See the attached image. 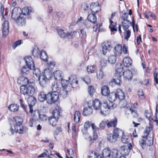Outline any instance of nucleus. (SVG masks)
<instances>
[{
    "label": "nucleus",
    "instance_id": "nucleus-58",
    "mask_svg": "<svg viewBox=\"0 0 158 158\" xmlns=\"http://www.w3.org/2000/svg\"><path fill=\"white\" fill-rule=\"evenodd\" d=\"M128 16V15L126 12H124L123 13L121 17V19L122 20V22L128 20L127 19Z\"/></svg>",
    "mask_w": 158,
    "mask_h": 158
},
{
    "label": "nucleus",
    "instance_id": "nucleus-52",
    "mask_svg": "<svg viewBox=\"0 0 158 158\" xmlns=\"http://www.w3.org/2000/svg\"><path fill=\"white\" fill-rule=\"evenodd\" d=\"M55 65V63L53 61H49L48 63L47 66L48 68H49V69L52 70L54 68Z\"/></svg>",
    "mask_w": 158,
    "mask_h": 158
},
{
    "label": "nucleus",
    "instance_id": "nucleus-37",
    "mask_svg": "<svg viewBox=\"0 0 158 158\" xmlns=\"http://www.w3.org/2000/svg\"><path fill=\"white\" fill-rule=\"evenodd\" d=\"M33 77L36 79L41 76V72L40 70L38 68L33 69Z\"/></svg>",
    "mask_w": 158,
    "mask_h": 158
},
{
    "label": "nucleus",
    "instance_id": "nucleus-32",
    "mask_svg": "<svg viewBox=\"0 0 158 158\" xmlns=\"http://www.w3.org/2000/svg\"><path fill=\"white\" fill-rule=\"evenodd\" d=\"M32 11V10L31 7H24L21 10V12L23 14H21V15H23V16L24 15H29Z\"/></svg>",
    "mask_w": 158,
    "mask_h": 158
},
{
    "label": "nucleus",
    "instance_id": "nucleus-49",
    "mask_svg": "<svg viewBox=\"0 0 158 158\" xmlns=\"http://www.w3.org/2000/svg\"><path fill=\"white\" fill-rule=\"evenodd\" d=\"M91 127L93 131V138H97L98 137V136L96 133V127L94 123H92L91 124Z\"/></svg>",
    "mask_w": 158,
    "mask_h": 158
},
{
    "label": "nucleus",
    "instance_id": "nucleus-40",
    "mask_svg": "<svg viewBox=\"0 0 158 158\" xmlns=\"http://www.w3.org/2000/svg\"><path fill=\"white\" fill-rule=\"evenodd\" d=\"M96 66L95 65H89L87 67V72L89 74L93 73L96 69Z\"/></svg>",
    "mask_w": 158,
    "mask_h": 158
},
{
    "label": "nucleus",
    "instance_id": "nucleus-14",
    "mask_svg": "<svg viewBox=\"0 0 158 158\" xmlns=\"http://www.w3.org/2000/svg\"><path fill=\"white\" fill-rule=\"evenodd\" d=\"M34 113L35 114L34 116L35 118L38 119H40L42 121H44L47 120L48 117L46 115L44 114H40L39 111L38 110H36L34 111Z\"/></svg>",
    "mask_w": 158,
    "mask_h": 158
},
{
    "label": "nucleus",
    "instance_id": "nucleus-12",
    "mask_svg": "<svg viewBox=\"0 0 158 158\" xmlns=\"http://www.w3.org/2000/svg\"><path fill=\"white\" fill-rule=\"evenodd\" d=\"M35 98L33 96H30L27 99L29 107L30 109V112H33V106L35 105L36 102Z\"/></svg>",
    "mask_w": 158,
    "mask_h": 158
},
{
    "label": "nucleus",
    "instance_id": "nucleus-38",
    "mask_svg": "<svg viewBox=\"0 0 158 158\" xmlns=\"http://www.w3.org/2000/svg\"><path fill=\"white\" fill-rule=\"evenodd\" d=\"M51 88L53 91L52 93L55 94L58 93L57 91L59 90V87L57 83L56 82H54L52 84Z\"/></svg>",
    "mask_w": 158,
    "mask_h": 158
},
{
    "label": "nucleus",
    "instance_id": "nucleus-15",
    "mask_svg": "<svg viewBox=\"0 0 158 158\" xmlns=\"http://www.w3.org/2000/svg\"><path fill=\"white\" fill-rule=\"evenodd\" d=\"M139 143L142 148H143L146 145L149 146L152 145L153 143V139H141Z\"/></svg>",
    "mask_w": 158,
    "mask_h": 158
},
{
    "label": "nucleus",
    "instance_id": "nucleus-60",
    "mask_svg": "<svg viewBox=\"0 0 158 158\" xmlns=\"http://www.w3.org/2000/svg\"><path fill=\"white\" fill-rule=\"evenodd\" d=\"M138 94L139 98L141 99H144V97L143 95V90L140 89L138 91Z\"/></svg>",
    "mask_w": 158,
    "mask_h": 158
},
{
    "label": "nucleus",
    "instance_id": "nucleus-19",
    "mask_svg": "<svg viewBox=\"0 0 158 158\" xmlns=\"http://www.w3.org/2000/svg\"><path fill=\"white\" fill-rule=\"evenodd\" d=\"M18 83L22 86L27 85L30 84L28 78L24 76H21L18 78Z\"/></svg>",
    "mask_w": 158,
    "mask_h": 158
},
{
    "label": "nucleus",
    "instance_id": "nucleus-31",
    "mask_svg": "<svg viewBox=\"0 0 158 158\" xmlns=\"http://www.w3.org/2000/svg\"><path fill=\"white\" fill-rule=\"evenodd\" d=\"M93 113V109L89 106L85 108L83 111V114L85 116H87Z\"/></svg>",
    "mask_w": 158,
    "mask_h": 158
},
{
    "label": "nucleus",
    "instance_id": "nucleus-47",
    "mask_svg": "<svg viewBox=\"0 0 158 158\" xmlns=\"http://www.w3.org/2000/svg\"><path fill=\"white\" fill-rule=\"evenodd\" d=\"M81 116V113L79 111H76L74 114V121L77 123L80 121V119Z\"/></svg>",
    "mask_w": 158,
    "mask_h": 158
},
{
    "label": "nucleus",
    "instance_id": "nucleus-54",
    "mask_svg": "<svg viewBox=\"0 0 158 158\" xmlns=\"http://www.w3.org/2000/svg\"><path fill=\"white\" fill-rule=\"evenodd\" d=\"M65 89H63L60 91V94L63 98H65L67 96L68 92Z\"/></svg>",
    "mask_w": 158,
    "mask_h": 158
},
{
    "label": "nucleus",
    "instance_id": "nucleus-53",
    "mask_svg": "<svg viewBox=\"0 0 158 158\" xmlns=\"http://www.w3.org/2000/svg\"><path fill=\"white\" fill-rule=\"evenodd\" d=\"M89 158H98L97 154L95 152H91L89 153L88 156Z\"/></svg>",
    "mask_w": 158,
    "mask_h": 158
},
{
    "label": "nucleus",
    "instance_id": "nucleus-8",
    "mask_svg": "<svg viewBox=\"0 0 158 158\" xmlns=\"http://www.w3.org/2000/svg\"><path fill=\"white\" fill-rule=\"evenodd\" d=\"M120 137L121 138H124L125 137L124 132L118 128H115L113 131V138H120Z\"/></svg>",
    "mask_w": 158,
    "mask_h": 158
},
{
    "label": "nucleus",
    "instance_id": "nucleus-56",
    "mask_svg": "<svg viewBox=\"0 0 158 158\" xmlns=\"http://www.w3.org/2000/svg\"><path fill=\"white\" fill-rule=\"evenodd\" d=\"M131 35V31L128 30L124 32V38L125 39L128 40Z\"/></svg>",
    "mask_w": 158,
    "mask_h": 158
},
{
    "label": "nucleus",
    "instance_id": "nucleus-46",
    "mask_svg": "<svg viewBox=\"0 0 158 158\" xmlns=\"http://www.w3.org/2000/svg\"><path fill=\"white\" fill-rule=\"evenodd\" d=\"M40 58L44 61H47L48 58V56L46 52L43 50H42L40 54Z\"/></svg>",
    "mask_w": 158,
    "mask_h": 158
},
{
    "label": "nucleus",
    "instance_id": "nucleus-29",
    "mask_svg": "<svg viewBox=\"0 0 158 158\" xmlns=\"http://www.w3.org/2000/svg\"><path fill=\"white\" fill-rule=\"evenodd\" d=\"M28 130L27 128L26 127L22 125L20 127L15 129V132L19 133V134H23L26 132Z\"/></svg>",
    "mask_w": 158,
    "mask_h": 158
},
{
    "label": "nucleus",
    "instance_id": "nucleus-3",
    "mask_svg": "<svg viewBox=\"0 0 158 158\" xmlns=\"http://www.w3.org/2000/svg\"><path fill=\"white\" fill-rule=\"evenodd\" d=\"M35 92L34 88L31 84L27 85L21 86L20 87L21 93L27 96H33Z\"/></svg>",
    "mask_w": 158,
    "mask_h": 158
},
{
    "label": "nucleus",
    "instance_id": "nucleus-50",
    "mask_svg": "<svg viewBox=\"0 0 158 158\" xmlns=\"http://www.w3.org/2000/svg\"><path fill=\"white\" fill-rule=\"evenodd\" d=\"M118 154V150L116 149H113L110 152V156L109 158H117Z\"/></svg>",
    "mask_w": 158,
    "mask_h": 158
},
{
    "label": "nucleus",
    "instance_id": "nucleus-10",
    "mask_svg": "<svg viewBox=\"0 0 158 158\" xmlns=\"http://www.w3.org/2000/svg\"><path fill=\"white\" fill-rule=\"evenodd\" d=\"M137 70L134 69H131V70H127L123 72V75L126 79L128 80L131 79L132 77V74L136 73Z\"/></svg>",
    "mask_w": 158,
    "mask_h": 158
},
{
    "label": "nucleus",
    "instance_id": "nucleus-36",
    "mask_svg": "<svg viewBox=\"0 0 158 158\" xmlns=\"http://www.w3.org/2000/svg\"><path fill=\"white\" fill-rule=\"evenodd\" d=\"M58 109H57L56 108L55 110H53L52 112V115L51 116H52L53 118H55L58 119L60 116V109L58 107Z\"/></svg>",
    "mask_w": 158,
    "mask_h": 158
},
{
    "label": "nucleus",
    "instance_id": "nucleus-64",
    "mask_svg": "<svg viewBox=\"0 0 158 158\" xmlns=\"http://www.w3.org/2000/svg\"><path fill=\"white\" fill-rule=\"evenodd\" d=\"M107 125V120L106 121H102L100 123L99 127L101 128H104Z\"/></svg>",
    "mask_w": 158,
    "mask_h": 158
},
{
    "label": "nucleus",
    "instance_id": "nucleus-16",
    "mask_svg": "<svg viewBox=\"0 0 158 158\" xmlns=\"http://www.w3.org/2000/svg\"><path fill=\"white\" fill-rule=\"evenodd\" d=\"M21 10L20 8L19 7H15L12 10L11 13L12 18L15 19L19 17V15L21 14Z\"/></svg>",
    "mask_w": 158,
    "mask_h": 158
},
{
    "label": "nucleus",
    "instance_id": "nucleus-1",
    "mask_svg": "<svg viewBox=\"0 0 158 158\" xmlns=\"http://www.w3.org/2000/svg\"><path fill=\"white\" fill-rule=\"evenodd\" d=\"M93 105L97 113L103 115L108 114L110 112V108H113L112 103L106 101L104 102L102 107L101 103L98 99H95L93 101Z\"/></svg>",
    "mask_w": 158,
    "mask_h": 158
},
{
    "label": "nucleus",
    "instance_id": "nucleus-45",
    "mask_svg": "<svg viewBox=\"0 0 158 158\" xmlns=\"http://www.w3.org/2000/svg\"><path fill=\"white\" fill-rule=\"evenodd\" d=\"M117 57L114 55H111L108 58L109 62L111 64L114 63L116 61Z\"/></svg>",
    "mask_w": 158,
    "mask_h": 158
},
{
    "label": "nucleus",
    "instance_id": "nucleus-30",
    "mask_svg": "<svg viewBox=\"0 0 158 158\" xmlns=\"http://www.w3.org/2000/svg\"><path fill=\"white\" fill-rule=\"evenodd\" d=\"M47 95L44 92H40L38 95V99L41 102H43L46 100Z\"/></svg>",
    "mask_w": 158,
    "mask_h": 158
},
{
    "label": "nucleus",
    "instance_id": "nucleus-17",
    "mask_svg": "<svg viewBox=\"0 0 158 158\" xmlns=\"http://www.w3.org/2000/svg\"><path fill=\"white\" fill-rule=\"evenodd\" d=\"M113 52L116 56H120L122 53V48L121 44H118L114 47Z\"/></svg>",
    "mask_w": 158,
    "mask_h": 158
},
{
    "label": "nucleus",
    "instance_id": "nucleus-13",
    "mask_svg": "<svg viewBox=\"0 0 158 158\" xmlns=\"http://www.w3.org/2000/svg\"><path fill=\"white\" fill-rule=\"evenodd\" d=\"M90 9L92 13L96 14L100 10V7L98 2L92 3L90 6Z\"/></svg>",
    "mask_w": 158,
    "mask_h": 158
},
{
    "label": "nucleus",
    "instance_id": "nucleus-63",
    "mask_svg": "<svg viewBox=\"0 0 158 158\" xmlns=\"http://www.w3.org/2000/svg\"><path fill=\"white\" fill-rule=\"evenodd\" d=\"M83 80L87 84H89L90 82V78L88 76H85V77H84L83 79Z\"/></svg>",
    "mask_w": 158,
    "mask_h": 158
},
{
    "label": "nucleus",
    "instance_id": "nucleus-9",
    "mask_svg": "<svg viewBox=\"0 0 158 158\" xmlns=\"http://www.w3.org/2000/svg\"><path fill=\"white\" fill-rule=\"evenodd\" d=\"M132 146L131 143L126 145L122 146L120 148L119 151L121 154L123 155H127L129 154L130 150L132 148Z\"/></svg>",
    "mask_w": 158,
    "mask_h": 158
},
{
    "label": "nucleus",
    "instance_id": "nucleus-55",
    "mask_svg": "<svg viewBox=\"0 0 158 158\" xmlns=\"http://www.w3.org/2000/svg\"><path fill=\"white\" fill-rule=\"evenodd\" d=\"M100 65L102 68H104L107 65V60L105 59H102L100 61Z\"/></svg>",
    "mask_w": 158,
    "mask_h": 158
},
{
    "label": "nucleus",
    "instance_id": "nucleus-20",
    "mask_svg": "<svg viewBox=\"0 0 158 158\" xmlns=\"http://www.w3.org/2000/svg\"><path fill=\"white\" fill-rule=\"evenodd\" d=\"M26 19L23 16V15H20L19 17H18L16 20V23L19 26H23L26 24Z\"/></svg>",
    "mask_w": 158,
    "mask_h": 158
},
{
    "label": "nucleus",
    "instance_id": "nucleus-39",
    "mask_svg": "<svg viewBox=\"0 0 158 158\" xmlns=\"http://www.w3.org/2000/svg\"><path fill=\"white\" fill-rule=\"evenodd\" d=\"M101 93L102 95L106 96L110 93L109 89L106 86H103L101 89Z\"/></svg>",
    "mask_w": 158,
    "mask_h": 158
},
{
    "label": "nucleus",
    "instance_id": "nucleus-57",
    "mask_svg": "<svg viewBox=\"0 0 158 158\" xmlns=\"http://www.w3.org/2000/svg\"><path fill=\"white\" fill-rule=\"evenodd\" d=\"M40 53V51L38 48H35L33 50L32 54L35 56H37Z\"/></svg>",
    "mask_w": 158,
    "mask_h": 158
},
{
    "label": "nucleus",
    "instance_id": "nucleus-41",
    "mask_svg": "<svg viewBox=\"0 0 158 158\" xmlns=\"http://www.w3.org/2000/svg\"><path fill=\"white\" fill-rule=\"evenodd\" d=\"M19 106L14 104H11L8 107V109L11 111L15 112L17 111L19 109Z\"/></svg>",
    "mask_w": 158,
    "mask_h": 158
},
{
    "label": "nucleus",
    "instance_id": "nucleus-43",
    "mask_svg": "<svg viewBox=\"0 0 158 158\" xmlns=\"http://www.w3.org/2000/svg\"><path fill=\"white\" fill-rule=\"evenodd\" d=\"M58 119L52 117V116L50 117L49 119L48 120L51 125L53 127L55 126L56 125L57 123V120Z\"/></svg>",
    "mask_w": 158,
    "mask_h": 158
},
{
    "label": "nucleus",
    "instance_id": "nucleus-48",
    "mask_svg": "<svg viewBox=\"0 0 158 158\" xmlns=\"http://www.w3.org/2000/svg\"><path fill=\"white\" fill-rule=\"evenodd\" d=\"M104 76L103 71L102 69H100L97 72V76L98 78L99 79H102Z\"/></svg>",
    "mask_w": 158,
    "mask_h": 158
},
{
    "label": "nucleus",
    "instance_id": "nucleus-18",
    "mask_svg": "<svg viewBox=\"0 0 158 158\" xmlns=\"http://www.w3.org/2000/svg\"><path fill=\"white\" fill-rule=\"evenodd\" d=\"M117 98L115 93L113 92L109 94L108 98L109 101H107L112 103V104L113 105V108H111L110 110L111 109H114L116 107V105L114 103H113V102H114Z\"/></svg>",
    "mask_w": 158,
    "mask_h": 158
},
{
    "label": "nucleus",
    "instance_id": "nucleus-21",
    "mask_svg": "<svg viewBox=\"0 0 158 158\" xmlns=\"http://www.w3.org/2000/svg\"><path fill=\"white\" fill-rule=\"evenodd\" d=\"M69 80L73 88H74L77 86L78 81L77 80L76 76H71L69 78Z\"/></svg>",
    "mask_w": 158,
    "mask_h": 158
},
{
    "label": "nucleus",
    "instance_id": "nucleus-28",
    "mask_svg": "<svg viewBox=\"0 0 158 158\" xmlns=\"http://www.w3.org/2000/svg\"><path fill=\"white\" fill-rule=\"evenodd\" d=\"M110 154V150L108 148L104 149L102 153V155L103 158H109Z\"/></svg>",
    "mask_w": 158,
    "mask_h": 158
},
{
    "label": "nucleus",
    "instance_id": "nucleus-59",
    "mask_svg": "<svg viewBox=\"0 0 158 158\" xmlns=\"http://www.w3.org/2000/svg\"><path fill=\"white\" fill-rule=\"evenodd\" d=\"M61 80V84L63 88L66 89L67 87V84H68V81L66 80Z\"/></svg>",
    "mask_w": 158,
    "mask_h": 158
},
{
    "label": "nucleus",
    "instance_id": "nucleus-5",
    "mask_svg": "<svg viewBox=\"0 0 158 158\" xmlns=\"http://www.w3.org/2000/svg\"><path fill=\"white\" fill-rule=\"evenodd\" d=\"M46 100L47 103L49 104H52L55 102L59 98L58 93H49L47 94Z\"/></svg>",
    "mask_w": 158,
    "mask_h": 158
},
{
    "label": "nucleus",
    "instance_id": "nucleus-11",
    "mask_svg": "<svg viewBox=\"0 0 158 158\" xmlns=\"http://www.w3.org/2000/svg\"><path fill=\"white\" fill-rule=\"evenodd\" d=\"M27 66L31 70L35 68V65L32 58L30 56L25 57L24 58Z\"/></svg>",
    "mask_w": 158,
    "mask_h": 158
},
{
    "label": "nucleus",
    "instance_id": "nucleus-24",
    "mask_svg": "<svg viewBox=\"0 0 158 158\" xmlns=\"http://www.w3.org/2000/svg\"><path fill=\"white\" fill-rule=\"evenodd\" d=\"M52 71L49 69V68L45 69L44 70L43 76L46 77V79H48V80L50 79L52 76Z\"/></svg>",
    "mask_w": 158,
    "mask_h": 158
},
{
    "label": "nucleus",
    "instance_id": "nucleus-25",
    "mask_svg": "<svg viewBox=\"0 0 158 158\" xmlns=\"http://www.w3.org/2000/svg\"><path fill=\"white\" fill-rule=\"evenodd\" d=\"M53 74L54 77L56 80L60 81L62 79L63 74L61 71L56 70L53 73Z\"/></svg>",
    "mask_w": 158,
    "mask_h": 158
},
{
    "label": "nucleus",
    "instance_id": "nucleus-44",
    "mask_svg": "<svg viewBox=\"0 0 158 158\" xmlns=\"http://www.w3.org/2000/svg\"><path fill=\"white\" fill-rule=\"evenodd\" d=\"M59 35L61 37L64 38L66 37L67 32L66 30L59 29H58Z\"/></svg>",
    "mask_w": 158,
    "mask_h": 158
},
{
    "label": "nucleus",
    "instance_id": "nucleus-22",
    "mask_svg": "<svg viewBox=\"0 0 158 158\" xmlns=\"http://www.w3.org/2000/svg\"><path fill=\"white\" fill-rule=\"evenodd\" d=\"M96 14L91 13L88 15L87 19L88 21L90 22L93 24H95L97 23V17L95 15Z\"/></svg>",
    "mask_w": 158,
    "mask_h": 158
},
{
    "label": "nucleus",
    "instance_id": "nucleus-27",
    "mask_svg": "<svg viewBox=\"0 0 158 158\" xmlns=\"http://www.w3.org/2000/svg\"><path fill=\"white\" fill-rule=\"evenodd\" d=\"M115 93L117 98H118L120 100H123L125 97L124 93L120 89H117L116 93Z\"/></svg>",
    "mask_w": 158,
    "mask_h": 158
},
{
    "label": "nucleus",
    "instance_id": "nucleus-35",
    "mask_svg": "<svg viewBox=\"0 0 158 158\" xmlns=\"http://www.w3.org/2000/svg\"><path fill=\"white\" fill-rule=\"evenodd\" d=\"M37 79H38L39 81V82L40 85L43 87L45 86L46 84V81L48 80V79H46V77L43 75L41 76Z\"/></svg>",
    "mask_w": 158,
    "mask_h": 158
},
{
    "label": "nucleus",
    "instance_id": "nucleus-4",
    "mask_svg": "<svg viewBox=\"0 0 158 158\" xmlns=\"http://www.w3.org/2000/svg\"><path fill=\"white\" fill-rule=\"evenodd\" d=\"M157 105L156 106V112L155 113V116L156 119H154L151 116L150 117H148V119L149 121L150 122L149 123V126L146 127L145 131L143 132V138H146L148 135L149 132L152 130V127H153L152 124H151V123L152 122H156L157 125L158 124V120L157 119Z\"/></svg>",
    "mask_w": 158,
    "mask_h": 158
},
{
    "label": "nucleus",
    "instance_id": "nucleus-51",
    "mask_svg": "<svg viewBox=\"0 0 158 158\" xmlns=\"http://www.w3.org/2000/svg\"><path fill=\"white\" fill-rule=\"evenodd\" d=\"M29 69H30L28 68V67L24 66L21 71V74L23 75H25Z\"/></svg>",
    "mask_w": 158,
    "mask_h": 158
},
{
    "label": "nucleus",
    "instance_id": "nucleus-23",
    "mask_svg": "<svg viewBox=\"0 0 158 158\" xmlns=\"http://www.w3.org/2000/svg\"><path fill=\"white\" fill-rule=\"evenodd\" d=\"M111 43L110 42L107 41L102 44V52L104 55L106 54L108 49L110 47Z\"/></svg>",
    "mask_w": 158,
    "mask_h": 158
},
{
    "label": "nucleus",
    "instance_id": "nucleus-61",
    "mask_svg": "<svg viewBox=\"0 0 158 158\" xmlns=\"http://www.w3.org/2000/svg\"><path fill=\"white\" fill-rule=\"evenodd\" d=\"M76 32V31L71 32H67L66 37L72 38L75 36Z\"/></svg>",
    "mask_w": 158,
    "mask_h": 158
},
{
    "label": "nucleus",
    "instance_id": "nucleus-33",
    "mask_svg": "<svg viewBox=\"0 0 158 158\" xmlns=\"http://www.w3.org/2000/svg\"><path fill=\"white\" fill-rule=\"evenodd\" d=\"M132 62L131 59L129 57H125L123 60V63L124 66L127 67L130 66L131 65Z\"/></svg>",
    "mask_w": 158,
    "mask_h": 158
},
{
    "label": "nucleus",
    "instance_id": "nucleus-62",
    "mask_svg": "<svg viewBox=\"0 0 158 158\" xmlns=\"http://www.w3.org/2000/svg\"><path fill=\"white\" fill-rule=\"evenodd\" d=\"M88 91L90 95H93L94 92V88L92 86H89L88 89Z\"/></svg>",
    "mask_w": 158,
    "mask_h": 158
},
{
    "label": "nucleus",
    "instance_id": "nucleus-7",
    "mask_svg": "<svg viewBox=\"0 0 158 158\" xmlns=\"http://www.w3.org/2000/svg\"><path fill=\"white\" fill-rule=\"evenodd\" d=\"M4 17L3 18L2 20L4 22L2 25V35L3 37H6L8 34L9 32V22L8 21L4 19Z\"/></svg>",
    "mask_w": 158,
    "mask_h": 158
},
{
    "label": "nucleus",
    "instance_id": "nucleus-2",
    "mask_svg": "<svg viewBox=\"0 0 158 158\" xmlns=\"http://www.w3.org/2000/svg\"><path fill=\"white\" fill-rule=\"evenodd\" d=\"M123 70V66L120 64L117 65L116 68V73L113 79L114 82L117 84L120 85L122 84V72Z\"/></svg>",
    "mask_w": 158,
    "mask_h": 158
},
{
    "label": "nucleus",
    "instance_id": "nucleus-26",
    "mask_svg": "<svg viewBox=\"0 0 158 158\" xmlns=\"http://www.w3.org/2000/svg\"><path fill=\"white\" fill-rule=\"evenodd\" d=\"M117 119L115 118L110 121L107 120V126L108 127H110L113 126L114 128L117 126Z\"/></svg>",
    "mask_w": 158,
    "mask_h": 158
},
{
    "label": "nucleus",
    "instance_id": "nucleus-42",
    "mask_svg": "<svg viewBox=\"0 0 158 158\" xmlns=\"http://www.w3.org/2000/svg\"><path fill=\"white\" fill-rule=\"evenodd\" d=\"M32 114L33 118L30 120L29 123V126L31 127L35 126L36 124V121H38V119H36L34 118V116H35V114L34 112Z\"/></svg>",
    "mask_w": 158,
    "mask_h": 158
},
{
    "label": "nucleus",
    "instance_id": "nucleus-34",
    "mask_svg": "<svg viewBox=\"0 0 158 158\" xmlns=\"http://www.w3.org/2000/svg\"><path fill=\"white\" fill-rule=\"evenodd\" d=\"M122 24L123 30L126 31L131 25V23L130 20H128L122 22Z\"/></svg>",
    "mask_w": 158,
    "mask_h": 158
},
{
    "label": "nucleus",
    "instance_id": "nucleus-6",
    "mask_svg": "<svg viewBox=\"0 0 158 158\" xmlns=\"http://www.w3.org/2000/svg\"><path fill=\"white\" fill-rule=\"evenodd\" d=\"M14 119L15 123L13 127L11 126L10 129L12 134H13L15 133L14 131L15 130V129L17 127H20L22 126L23 122L22 118L20 116H16L14 118Z\"/></svg>",
    "mask_w": 158,
    "mask_h": 158
}]
</instances>
